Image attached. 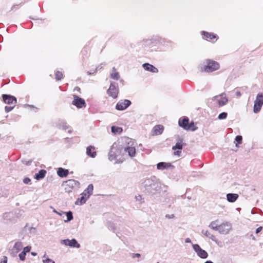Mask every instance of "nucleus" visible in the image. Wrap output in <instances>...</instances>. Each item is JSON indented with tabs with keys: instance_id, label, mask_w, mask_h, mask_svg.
<instances>
[{
	"instance_id": "obj_50",
	"label": "nucleus",
	"mask_w": 263,
	"mask_h": 263,
	"mask_svg": "<svg viewBox=\"0 0 263 263\" xmlns=\"http://www.w3.org/2000/svg\"><path fill=\"white\" fill-rule=\"evenodd\" d=\"M74 90H77L78 91H79L80 90V88L78 87H76L75 88H74Z\"/></svg>"
},
{
	"instance_id": "obj_30",
	"label": "nucleus",
	"mask_w": 263,
	"mask_h": 263,
	"mask_svg": "<svg viewBox=\"0 0 263 263\" xmlns=\"http://www.w3.org/2000/svg\"><path fill=\"white\" fill-rule=\"evenodd\" d=\"M111 132L114 134H120L122 132V128L119 127L112 126Z\"/></svg>"
},
{
	"instance_id": "obj_44",
	"label": "nucleus",
	"mask_w": 263,
	"mask_h": 263,
	"mask_svg": "<svg viewBox=\"0 0 263 263\" xmlns=\"http://www.w3.org/2000/svg\"><path fill=\"white\" fill-rule=\"evenodd\" d=\"M262 230V227H258L256 230V233L257 234V233H259Z\"/></svg>"
},
{
	"instance_id": "obj_41",
	"label": "nucleus",
	"mask_w": 263,
	"mask_h": 263,
	"mask_svg": "<svg viewBox=\"0 0 263 263\" xmlns=\"http://www.w3.org/2000/svg\"><path fill=\"white\" fill-rule=\"evenodd\" d=\"M30 250L31 247L27 246L24 248L23 252H25V254H26L27 253L30 252Z\"/></svg>"
},
{
	"instance_id": "obj_21",
	"label": "nucleus",
	"mask_w": 263,
	"mask_h": 263,
	"mask_svg": "<svg viewBox=\"0 0 263 263\" xmlns=\"http://www.w3.org/2000/svg\"><path fill=\"white\" fill-rule=\"evenodd\" d=\"M86 154L88 156L95 158L96 156V152L95 151V147L92 146H89L87 147Z\"/></svg>"
},
{
	"instance_id": "obj_12",
	"label": "nucleus",
	"mask_w": 263,
	"mask_h": 263,
	"mask_svg": "<svg viewBox=\"0 0 263 263\" xmlns=\"http://www.w3.org/2000/svg\"><path fill=\"white\" fill-rule=\"evenodd\" d=\"M131 104V102L128 100H121L117 103L116 108L119 110H123L126 109Z\"/></svg>"
},
{
	"instance_id": "obj_19",
	"label": "nucleus",
	"mask_w": 263,
	"mask_h": 263,
	"mask_svg": "<svg viewBox=\"0 0 263 263\" xmlns=\"http://www.w3.org/2000/svg\"><path fill=\"white\" fill-rule=\"evenodd\" d=\"M237 194L229 193L227 195V199L230 202H234L238 198Z\"/></svg>"
},
{
	"instance_id": "obj_16",
	"label": "nucleus",
	"mask_w": 263,
	"mask_h": 263,
	"mask_svg": "<svg viewBox=\"0 0 263 263\" xmlns=\"http://www.w3.org/2000/svg\"><path fill=\"white\" fill-rule=\"evenodd\" d=\"M215 98L220 106L224 105L228 102V99L224 94H222L219 96H216Z\"/></svg>"
},
{
	"instance_id": "obj_31",
	"label": "nucleus",
	"mask_w": 263,
	"mask_h": 263,
	"mask_svg": "<svg viewBox=\"0 0 263 263\" xmlns=\"http://www.w3.org/2000/svg\"><path fill=\"white\" fill-rule=\"evenodd\" d=\"M135 198L136 200L139 202V203L140 204H142L144 202V199L141 195H138L135 196Z\"/></svg>"
},
{
	"instance_id": "obj_26",
	"label": "nucleus",
	"mask_w": 263,
	"mask_h": 263,
	"mask_svg": "<svg viewBox=\"0 0 263 263\" xmlns=\"http://www.w3.org/2000/svg\"><path fill=\"white\" fill-rule=\"evenodd\" d=\"M82 197L80 198H78L75 204L77 205H82L84 203H85L86 201V200L89 198H87V196H85L84 195H83V193L82 194Z\"/></svg>"
},
{
	"instance_id": "obj_25",
	"label": "nucleus",
	"mask_w": 263,
	"mask_h": 263,
	"mask_svg": "<svg viewBox=\"0 0 263 263\" xmlns=\"http://www.w3.org/2000/svg\"><path fill=\"white\" fill-rule=\"evenodd\" d=\"M46 173V171L41 170L39 172V173L35 174L34 178L36 180H41L45 177Z\"/></svg>"
},
{
	"instance_id": "obj_8",
	"label": "nucleus",
	"mask_w": 263,
	"mask_h": 263,
	"mask_svg": "<svg viewBox=\"0 0 263 263\" xmlns=\"http://www.w3.org/2000/svg\"><path fill=\"white\" fill-rule=\"evenodd\" d=\"M263 105V94L259 93L257 95L256 100L254 102L253 111L255 113L258 112Z\"/></svg>"
},
{
	"instance_id": "obj_28",
	"label": "nucleus",
	"mask_w": 263,
	"mask_h": 263,
	"mask_svg": "<svg viewBox=\"0 0 263 263\" xmlns=\"http://www.w3.org/2000/svg\"><path fill=\"white\" fill-rule=\"evenodd\" d=\"M217 220L212 221L209 224V227L214 230L218 231L219 228V225H217Z\"/></svg>"
},
{
	"instance_id": "obj_42",
	"label": "nucleus",
	"mask_w": 263,
	"mask_h": 263,
	"mask_svg": "<svg viewBox=\"0 0 263 263\" xmlns=\"http://www.w3.org/2000/svg\"><path fill=\"white\" fill-rule=\"evenodd\" d=\"M0 263H7V257L6 256H3L1 260Z\"/></svg>"
},
{
	"instance_id": "obj_11",
	"label": "nucleus",
	"mask_w": 263,
	"mask_h": 263,
	"mask_svg": "<svg viewBox=\"0 0 263 263\" xmlns=\"http://www.w3.org/2000/svg\"><path fill=\"white\" fill-rule=\"evenodd\" d=\"M61 243L66 246H69L72 248H79L80 247V245L75 239H72L71 240L68 239L62 240Z\"/></svg>"
},
{
	"instance_id": "obj_3",
	"label": "nucleus",
	"mask_w": 263,
	"mask_h": 263,
	"mask_svg": "<svg viewBox=\"0 0 263 263\" xmlns=\"http://www.w3.org/2000/svg\"><path fill=\"white\" fill-rule=\"evenodd\" d=\"M63 185L64 186L65 191L69 193L78 189L80 187V183L74 179H69L64 182Z\"/></svg>"
},
{
	"instance_id": "obj_52",
	"label": "nucleus",
	"mask_w": 263,
	"mask_h": 263,
	"mask_svg": "<svg viewBox=\"0 0 263 263\" xmlns=\"http://www.w3.org/2000/svg\"><path fill=\"white\" fill-rule=\"evenodd\" d=\"M32 255H33V256H35L36 255V254L35 253H33V252H32L31 253Z\"/></svg>"
},
{
	"instance_id": "obj_4",
	"label": "nucleus",
	"mask_w": 263,
	"mask_h": 263,
	"mask_svg": "<svg viewBox=\"0 0 263 263\" xmlns=\"http://www.w3.org/2000/svg\"><path fill=\"white\" fill-rule=\"evenodd\" d=\"M178 124L180 127L183 128L185 130L195 131L197 129V127L195 125L193 122L189 123V119L186 117L180 118L179 120Z\"/></svg>"
},
{
	"instance_id": "obj_20",
	"label": "nucleus",
	"mask_w": 263,
	"mask_h": 263,
	"mask_svg": "<svg viewBox=\"0 0 263 263\" xmlns=\"http://www.w3.org/2000/svg\"><path fill=\"white\" fill-rule=\"evenodd\" d=\"M172 165L170 163L166 162H159L157 165V168L158 170H163L164 169L168 168L171 167Z\"/></svg>"
},
{
	"instance_id": "obj_39",
	"label": "nucleus",
	"mask_w": 263,
	"mask_h": 263,
	"mask_svg": "<svg viewBox=\"0 0 263 263\" xmlns=\"http://www.w3.org/2000/svg\"><path fill=\"white\" fill-rule=\"evenodd\" d=\"M26 254L23 251L19 254V257L20 260L23 261L25 259Z\"/></svg>"
},
{
	"instance_id": "obj_38",
	"label": "nucleus",
	"mask_w": 263,
	"mask_h": 263,
	"mask_svg": "<svg viewBox=\"0 0 263 263\" xmlns=\"http://www.w3.org/2000/svg\"><path fill=\"white\" fill-rule=\"evenodd\" d=\"M15 106V105H13L12 106H6L5 107V110L6 112H8L11 111L14 108Z\"/></svg>"
},
{
	"instance_id": "obj_37",
	"label": "nucleus",
	"mask_w": 263,
	"mask_h": 263,
	"mask_svg": "<svg viewBox=\"0 0 263 263\" xmlns=\"http://www.w3.org/2000/svg\"><path fill=\"white\" fill-rule=\"evenodd\" d=\"M242 137L241 136H237L235 138V141L238 144H241L242 143Z\"/></svg>"
},
{
	"instance_id": "obj_23",
	"label": "nucleus",
	"mask_w": 263,
	"mask_h": 263,
	"mask_svg": "<svg viewBox=\"0 0 263 263\" xmlns=\"http://www.w3.org/2000/svg\"><path fill=\"white\" fill-rule=\"evenodd\" d=\"M93 190V186L92 184H89L87 188L84 190L83 193V195H84L85 196H87V198H89V196L92 194Z\"/></svg>"
},
{
	"instance_id": "obj_14",
	"label": "nucleus",
	"mask_w": 263,
	"mask_h": 263,
	"mask_svg": "<svg viewBox=\"0 0 263 263\" xmlns=\"http://www.w3.org/2000/svg\"><path fill=\"white\" fill-rule=\"evenodd\" d=\"M2 98L3 101L8 104H12L15 105L17 100L15 97L9 95H3Z\"/></svg>"
},
{
	"instance_id": "obj_47",
	"label": "nucleus",
	"mask_w": 263,
	"mask_h": 263,
	"mask_svg": "<svg viewBox=\"0 0 263 263\" xmlns=\"http://www.w3.org/2000/svg\"><path fill=\"white\" fill-rule=\"evenodd\" d=\"M236 95L237 97H239L240 96H241V94L240 91H237L236 92Z\"/></svg>"
},
{
	"instance_id": "obj_24",
	"label": "nucleus",
	"mask_w": 263,
	"mask_h": 263,
	"mask_svg": "<svg viewBox=\"0 0 263 263\" xmlns=\"http://www.w3.org/2000/svg\"><path fill=\"white\" fill-rule=\"evenodd\" d=\"M68 170L64 169L62 167L58 168L57 171L58 175L61 177H66L68 174Z\"/></svg>"
},
{
	"instance_id": "obj_32",
	"label": "nucleus",
	"mask_w": 263,
	"mask_h": 263,
	"mask_svg": "<svg viewBox=\"0 0 263 263\" xmlns=\"http://www.w3.org/2000/svg\"><path fill=\"white\" fill-rule=\"evenodd\" d=\"M55 77L57 80H61L63 78V73L61 71H57L55 73Z\"/></svg>"
},
{
	"instance_id": "obj_45",
	"label": "nucleus",
	"mask_w": 263,
	"mask_h": 263,
	"mask_svg": "<svg viewBox=\"0 0 263 263\" xmlns=\"http://www.w3.org/2000/svg\"><path fill=\"white\" fill-rule=\"evenodd\" d=\"M140 254H139V253H134V254H133V258H135V257H140Z\"/></svg>"
},
{
	"instance_id": "obj_9",
	"label": "nucleus",
	"mask_w": 263,
	"mask_h": 263,
	"mask_svg": "<svg viewBox=\"0 0 263 263\" xmlns=\"http://www.w3.org/2000/svg\"><path fill=\"white\" fill-rule=\"evenodd\" d=\"M119 92V89L117 86V84L115 83H111L109 86V88L107 90L108 94L112 97L113 98H116L118 96V94Z\"/></svg>"
},
{
	"instance_id": "obj_18",
	"label": "nucleus",
	"mask_w": 263,
	"mask_h": 263,
	"mask_svg": "<svg viewBox=\"0 0 263 263\" xmlns=\"http://www.w3.org/2000/svg\"><path fill=\"white\" fill-rule=\"evenodd\" d=\"M164 130V127L161 125H157L154 127L153 129V132L154 133V135H159L161 134Z\"/></svg>"
},
{
	"instance_id": "obj_43",
	"label": "nucleus",
	"mask_w": 263,
	"mask_h": 263,
	"mask_svg": "<svg viewBox=\"0 0 263 263\" xmlns=\"http://www.w3.org/2000/svg\"><path fill=\"white\" fill-rule=\"evenodd\" d=\"M31 181V180L29 178H25L23 180V182L25 184H28Z\"/></svg>"
},
{
	"instance_id": "obj_6",
	"label": "nucleus",
	"mask_w": 263,
	"mask_h": 263,
	"mask_svg": "<svg viewBox=\"0 0 263 263\" xmlns=\"http://www.w3.org/2000/svg\"><path fill=\"white\" fill-rule=\"evenodd\" d=\"M124 140L125 142L127 143V145L124 148V152H127L130 157H134L136 154V149L134 142L128 138H125Z\"/></svg>"
},
{
	"instance_id": "obj_35",
	"label": "nucleus",
	"mask_w": 263,
	"mask_h": 263,
	"mask_svg": "<svg viewBox=\"0 0 263 263\" xmlns=\"http://www.w3.org/2000/svg\"><path fill=\"white\" fill-rule=\"evenodd\" d=\"M60 128H62L63 129H66L67 128V126L65 122L63 121H60L59 125Z\"/></svg>"
},
{
	"instance_id": "obj_13",
	"label": "nucleus",
	"mask_w": 263,
	"mask_h": 263,
	"mask_svg": "<svg viewBox=\"0 0 263 263\" xmlns=\"http://www.w3.org/2000/svg\"><path fill=\"white\" fill-rule=\"evenodd\" d=\"M72 104L76 106L78 108H82L86 106L85 100L77 95H73Z\"/></svg>"
},
{
	"instance_id": "obj_22",
	"label": "nucleus",
	"mask_w": 263,
	"mask_h": 263,
	"mask_svg": "<svg viewBox=\"0 0 263 263\" xmlns=\"http://www.w3.org/2000/svg\"><path fill=\"white\" fill-rule=\"evenodd\" d=\"M202 233L203 234H204L205 236H206V237L211 239L213 241H215L216 243L219 245L218 240L216 239L215 236L212 234L210 232H209L207 230H202Z\"/></svg>"
},
{
	"instance_id": "obj_5",
	"label": "nucleus",
	"mask_w": 263,
	"mask_h": 263,
	"mask_svg": "<svg viewBox=\"0 0 263 263\" xmlns=\"http://www.w3.org/2000/svg\"><path fill=\"white\" fill-rule=\"evenodd\" d=\"M206 65L204 66L202 71L206 72H211L219 68V64L218 62L211 60L206 61Z\"/></svg>"
},
{
	"instance_id": "obj_1",
	"label": "nucleus",
	"mask_w": 263,
	"mask_h": 263,
	"mask_svg": "<svg viewBox=\"0 0 263 263\" xmlns=\"http://www.w3.org/2000/svg\"><path fill=\"white\" fill-rule=\"evenodd\" d=\"M140 187L147 193L151 194H155L160 189L159 184L155 177L143 180L141 182Z\"/></svg>"
},
{
	"instance_id": "obj_51",
	"label": "nucleus",
	"mask_w": 263,
	"mask_h": 263,
	"mask_svg": "<svg viewBox=\"0 0 263 263\" xmlns=\"http://www.w3.org/2000/svg\"><path fill=\"white\" fill-rule=\"evenodd\" d=\"M204 263H213V262L212 261L209 260V261H205Z\"/></svg>"
},
{
	"instance_id": "obj_36",
	"label": "nucleus",
	"mask_w": 263,
	"mask_h": 263,
	"mask_svg": "<svg viewBox=\"0 0 263 263\" xmlns=\"http://www.w3.org/2000/svg\"><path fill=\"white\" fill-rule=\"evenodd\" d=\"M227 113L223 112L219 115L218 119L220 120H222V119H226L227 118Z\"/></svg>"
},
{
	"instance_id": "obj_33",
	"label": "nucleus",
	"mask_w": 263,
	"mask_h": 263,
	"mask_svg": "<svg viewBox=\"0 0 263 263\" xmlns=\"http://www.w3.org/2000/svg\"><path fill=\"white\" fill-rule=\"evenodd\" d=\"M182 148V144L181 142H177L176 145L173 146L172 149L173 150H176V149H181Z\"/></svg>"
},
{
	"instance_id": "obj_55",
	"label": "nucleus",
	"mask_w": 263,
	"mask_h": 263,
	"mask_svg": "<svg viewBox=\"0 0 263 263\" xmlns=\"http://www.w3.org/2000/svg\"><path fill=\"white\" fill-rule=\"evenodd\" d=\"M112 70H113V71H115V68L114 67L112 68Z\"/></svg>"
},
{
	"instance_id": "obj_48",
	"label": "nucleus",
	"mask_w": 263,
	"mask_h": 263,
	"mask_svg": "<svg viewBox=\"0 0 263 263\" xmlns=\"http://www.w3.org/2000/svg\"><path fill=\"white\" fill-rule=\"evenodd\" d=\"M53 212H54V213H57V214H58V215H59L61 216H62V212H59L55 210H53Z\"/></svg>"
},
{
	"instance_id": "obj_10",
	"label": "nucleus",
	"mask_w": 263,
	"mask_h": 263,
	"mask_svg": "<svg viewBox=\"0 0 263 263\" xmlns=\"http://www.w3.org/2000/svg\"><path fill=\"white\" fill-rule=\"evenodd\" d=\"M193 248L196 252L198 256L201 258H206L208 256V253L204 250L202 249L200 247L197 245H193Z\"/></svg>"
},
{
	"instance_id": "obj_27",
	"label": "nucleus",
	"mask_w": 263,
	"mask_h": 263,
	"mask_svg": "<svg viewBox=\"0 0 263 263\" xmlns=\"http://www.w3.org/2000/svg\"><path fill=\"white\" fill-rule=\"evenodd\" d=\"M62 214H65L67 216V219L64 220L65 222H67L73 219L72 213L71 211H69L68 212H62Z\"/></svg>"
},
{
	"instance_id": "obj_2",
	"label": "nucleus",
	"mask_w": 263,
	"mask_h": 263,
	"mask_svg": "<svg viewBox=\"0 0 263 263\" xmlns=\"http://www.w3.org/2000/svg\"><path fill=\"white\" fill-rule=\"evenodd\" d=\"M122 148L121 146L115 143L111 147L108 154V159L110 161L116 160L122 152Z\"/></svg>"
},
{
	"instance_id": "obj_17",
	"label": "nucleus",
	"mask_w": 263,
	"mask_h": 263,
	"mask_svg": "<svg viewBox=\"0 0 263 263\" xmlns=\"http://www.w3.org/2000/svg\"><path fill=\"white\" fill-rule=\"evenodd\" d=\"M143 67L145 70L149 71L154 73H157L158 72V70L157 68L154 67L153 65L148 63H145L143 65Z\"/></svg>"
},
{
	"instance_id": "obj_15",
	"label": "nucleus",
	"mask_w": 263,
	"mask_h": 263,
	"mask_svg": "<svg viewBox=\"0 0 263 263\" xmlns=\"http://www.w3.org/2000/svg\"><path fill=\"white\" fill-rule=\"evenodd\" d=\"M23 248L22 243L20 241H17L15 243L13 248L11 250V254L13 256H16L17 254L22 250Z\"/></svg>"
},
{
	"instance_id": "obj_53",
	"label": "nucleus",
	"mask_w": 263,
	"mask_h": 263,
	"mask_svg": "<svg viewBox=\"0 0 263 263\" xmlns=\"http://www.w3.org/2000/svg\"><path fill=\"white\" fill-rule=\"evenodd\" d=\"M86 50L85 49H84L82 51V53H84V52H86Z\"/></svg>"
},
{
	"instance_id": "obj_34",
	"label": "nucleus",
	"mask_w": 263,
	"mask_h": 263,
	"mask_svg": "<svg viewBox=\"0 0 263 263\" xmlns=\"http://www.w3.org/2000/svg\"><path fill=\"white\" fill-rule=\"evenodd\" d=\"M110 77L114 80H118L120 78L119 73L118 72H115L110 74Z\"/></svg>"
},
{
	"instance_id": "obj_40",
	"label": "nucleus",
	"mask_w": 263,
	"mask_h": 263,
	"mask_svg": "<svg viewBox=\"0 0 263 263\" xmlns=\"http://www.w3.org/2000/svg\"><path fill=\"white\" fill-rule=\"evenodd\" d=\"M43 261L44 263H55L53 260L49 259L48 258L43 259Z\"/></svg>"
},
{
	"instance_id": "obj_56",
	"label": "nucleus",
	"mask_w": 263,
	"mask_h": 263,
	"mask_svg": "<svg viewBox=\"0 0 263 263\" xmlns=\"http://www.w3.org/2000/svg\"><path fill=\"white\" fill-rule=\"evenodd\" d=\"M88 74H91V73H90V72H88Z\"/></svg>"
},
{
	"instance_id": "obj_49",
	"label": "nucleus",
	"mask_w": 263,
	"mask_h": 263,
	"mask_svg": "<svg viewBox=\"0 0 263 263\" xmlns=\"http://www.w3.org/2000/svg\"><path fill=\"white\" fill-rule=\"evenodd\" d=\"M185 242L186 243H190V242H191V240L189 238H187L185 239Z\"/></svg>"
},
{
	"instance_id": "obj_7",
	"label": "nucleus",
	"mask_w": 263,
	"mask_h": 263,
	"mask_svg": "<svg viewBox=\"0 0 263 263\" xmlns=\"http://www.w3.org/2000/svg\"><path fill=\"white\" fill-rule=\"evenodd\" d=\"M232 226L230 222L226 221L219 225L218 232L223 235H226L229 233L232 230Z\"/></svg>"
},
{
	"instance_id": "obj_29",
	"label": "nucleus",
	"mask_w": 263,
	"mask_h": 263,
	"mask_svg": "<svg viewBox=\"0 0 263 263\" xmlns=\"http://www.w3.org/2000/svg\"><path fill=\"white\" fill-rule=\"evenodd\" d=\"M203 35L205 37L211 40L216 38V36L215 34L205 31L203 32Z\"/></svg>"
},
{
	"instance_id": "obj_54",
	"label": "nucleus",
	"mask_w": 263,
	"mask_h": 263,
	"mask_svg": "<svg viewBox=\"0 0 263 263\" xmlns=\"http://www.w3.org/2000/svg\"><path fill=\"white\" fill-rule=\"evenodd\" d=\"M119 162H120L118 160H117L115 163H119Z\"/></svg>"
},
{
	"instance_id": "obj_46",
	"label": "nucleus",
	"mask_w": 263,
	"mask_h": 263,
	"mask_svg": "<svg viewBox=\"0 0 263 263\" xmlns=\"http://www.w3.org/2000/svg\"><path fill=\"white\" fill-rule=\"evenodd\" d=\"M181 152L180 151H176L174 152V155H177L178 156H180V154H181Z\"/></svg>"
}]
</instances>
